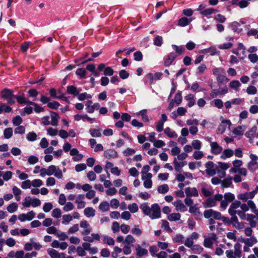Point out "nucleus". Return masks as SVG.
<instances>
[{"instance_id":"obj_1","label":"nucleus","mask_w":258,"mask_h":258,"mask_svg":"<svg viewBox=\"0 0 258 258\" xmlns=\"http://www.w3.org/2000/svg\"><path fill=\"white\" fill-rule=\"evenodd\" d=\"M140 208L145 215L152 219H157L161 216V210L157 204H154L150 207L147 203H145L141 205Z\"/></svg>"},{"instance_id":"obj_2","label":"nucleus","mask_w":258,"mask_h":258,"mask_svg":"<svg viewBox=\"0 0 258 258\" xmlns=\"http://www.w3.org/2000/svg\"><path fill=\"white\" fill-rule=\"evenodd\" d=\"M40 175L44 177L46 175L51 176L54 175L56 178L61 179L63 177L62 171L56 166L51 165L47 168H42L39 171Z\"/></svg>"},{"instance_id":"obj_3","label":"nucleus","mask_w":258,"mask_h":258,"mask_svg":"<svg viewBox=\"0 0 258 258\" xmlns=\"http://www.w3.org/2000/svg\"><path fill=\"white\" fill-rule=\"evenodd\" d=\"M240 206V202L236 201L233 202L228 209V213L231 216L237 214L242 220H247L248 214L245 213V212L238 209Z\"/></svg>"},{"instance_id":"obj_4","label":"nucleus","mask_w":258,"mask_h":258,"mask_svg":"<svg viewBox=\"0 0 258 258\" xmlns=\"http://www.w3.org/2000/svg\"><path fill=\"white\" fill-rule=\"evenodd\" d=\"M204 216L206 218H214L216 220L221 219L224 222L228 220L227 217H222L220 212L214 211L213 209H209L205 211Z\"/></svg>"},{"instance_id":"obj_5","label":"nucleus","mask_w":258,"mask_h":258,"mask_svg":"<svg viewBox=\"0 0 258 258\" xmlns=\"http://www.w3.org/2000/svg\"><path fill=\"white\" fill-rule=\"evenodd\" d=\"M2 97L6 100L9 104H14L15 102V97L13 92L9 89H4L2 91Z\"/></svg>"},{"instance_id":"obj_6","label":"nucleus","mask_w":258,"mask_h":258,"mask_svg":"<svg viewBox=\"0 0 258 258\" xmlns=\"http://www.w3.org/2000/svg\"><path fill=\"white\" fill-rule=\"evenodd\" d=\"M241 245L239 243H236L234 245V251L232 249L227 250L225 251L226 255L227 256V252L231 251L234 258L241 257L242 256V250L241 249Z\"/></svg>"},{"instance_id":"obj_7","label":"nucleus","mask_w":258,"mask_h":258,"mask_svg":"<svg viewBox=\"0 0 258 258\" xmlns=\"http://www.w3.org/2000/svg\"><path fill=\"white\" fill-rule=\"evenodd\" d=\"M217 237L214 233L211 234L209 237L205 238L204 246L207 248H211L215 242L217 241Z\"/></svg>"},{"instance_id":"obj_8","label":"nucleus","mask_w":258,"mask_h":258,"mask_svg":"<svg viewBox=\"0 0 258 258\" xmlns=\"http://www.w3.org/2000/svg\"><path fill=\"white\" fill-rule=\"evenodd\" d=\"M35 213L33 211H31L26 214L22 213L19 214L18 216V219L21 222H25V221H31L34 218Z\"/></svg>"},{"instance_id":"obj_9","label":"nucleus","mask_w":258,"mask_h":258,"mask_svg":"<svg viewBox=\"0 0 258 258\" xmlns=\"http://www.w3.org/2000/svg\"><path fill=\"white\" fill-rule=\"evenodd\" d=\"M206 173L211 176L216 174V170L214 163L212 161H208L205 164Z\"/></svg>"},{"instance_id":"obj_10","label":"nucleus","mask_w":258,"mask_h":258,"mask_svg":"<svg viewBox=\"0 0 258 258\" xmlns=\"http://www.w3.org/2000/svg\"><path fill=\"white\" fill-rule=\"evenodd\" d=\"M223 148L217 142H212L210 144V152L212 154L217 155L221 153Z\"/></svg>"},{"instance_id":"obj_11","label":"nucleus","mask_w":258,"mask_h":258,"mask_svg":"<svg viewBox=\"0 0 258 258\" xmlns=\"http://www.w3.org/2000/svg\"><path fill=\"white\" fill-rule=\"evenodd\" d=\"M80 226L81 228L84 229L83 231L81 232L83 235H87L89 234L91 231L90 228V225L86 220H83L80 222Z\"/></svg>"},{"instance_id":"obj_12","label":"nucleus","mask_w":258,"mask_h":258,"mask_svg":"<svg viewBox=\"0 0 258 258\" xmlns=\"http://www.w3.org/2000/svg\"><path fill=\"white\" fill-rule=\"evenodd\" d=\"M85 196L84 195L80 194L76 198L75 203L77 204V208L79 209L84 208L86 206V202L84 201Z\"/></svg>"},{"instance_id":"obj_13","label":"nucleus","mask_w":258,"mask_h":258,"mask_svg":"<svg viewBox=\"0 0 258 258\" xmlns=\"http://www.w3.org/2000/svg\"><path fill=\"white\" fill-rule=\"evenodd\" d=\"M187 110L185 108L183 107H178L176 111L172 112L171 116L174 119H175L178 116H183L186 113Z\"/></svg>"},{"instance_id":"obj_14","label":"nucleus","mask_w":258,"mask_h":258,"mask_svg":"<svg viewBox=\"0 0 258 258\" xmlns=\"http://www.w3.org/2000/svg\"><path fill=\"white\" fill-rule=\"evenodd\" d=\"M177 56V55L174 52L169 53L164 59L165 66L167 67L170 66Z\"/></svg>"},{"instance_id":"obj_15","label":"nucleus","mask_w":258,"mask_h":258,"mask_svg":"<svg viewBox=\"0 0 258 258\" xmlns=\"http://www.w3.org/2000/svg\"><path fill=\"white\" fill-rule=\"evenodd\" d=\"M177 211L184 212L186 211L187 208L181 200H177L173 203Z\"/></svg>"},{"instance_id":"obj_16","label":"nucleus","mask_w":258,"mask_h":258,"mask_svg":"<svg viewBox=\"0 0 258 258\" xmlns=\"http://www.w3.org/2000/svg\"><path fill=\"white\" fill-rule=\"evenodd\" d=\"M70 154L73 157V160L75 161H81L83 157V156L80 154L79 151L76 148L71 150Z\"/></svg>"},{"instance_id":"obj_17","label":"nucleus","mask_w":258,"mask_h":258,"mask_svg":"<svg viewBox=\"0 0 258 258\" xmlns=\"http://www.w3.org/2000/svg\"><path fill=\"white\" fill-rule=\"evenodd\" d=\"M51 245L53 248H59L61 250H65L68 246V244L66 242H59L57 240H53L51 244Z\"/></svg>"},{"instance_id":"obj_18","label":"nucleus","mask_w":258,"mask_h":258,"mask_svg":"<svg viewBox=\"0 0 258 258\" xmlns=\"http://www.w3.org/2000/svg\"><path fill=\"white\" fill-rule=\"evenodd\" d=\"M185 194L187 197H198L199 192L196 187H187L185 189Z\"/></svg>"},{"instance_id":"obj_19","label":"nucleus","mask_w":258,"mask_h":258,"mask_svg":"<svg viewBox=\"0 0 258 258\" xmlns=\"http://www.w3.org/2000/svg\"><path fill=\"white\" fill-rule=\"evenodd\" d=\"M234 155V151L230 149H224L221 152L220 158L222 160H226L227 158L232 157Z\"/></svg>"},{"instance_id":"obj_20","label":"nucleus","mask_w":258,"mask_h":258,"mask_svg":"<svg viewBox=\"0 0 258 258\" xmlns=\"http://www.w3.org/2000/svg\"><path fill=\"white\" fill-rule=\"evenodd\" d=\"M256 131L257 127L256 126H253L249 131L245 133V136L249 139V142L250 143L252 142V139L255 137Z\"/></svg>"},{"instance_id":"obj_21","label":"nucleus","mask_w":258,"mask_h":258,"mask_svg":"<svg viewBox=\"0 0 258 258\" xmlns=\"http://www.w3.org/2000/svg\"><path fill=\"white\" fill-rule=\"evenodd\" d=\"M104 156L107 159L115 158L117 157V153L113 149H109L104 152Z\"/></svg>"},{"instance_id":"obj_22","label":"nucleus","mask_w":258,"mask_h":258,"mask_svg":"<svg viewBox=\"0 0 258 258\" xmlns=\"http://www.w3.org/2000/svg\"><path fill=\"white\" fill-rule=\"evenodd\" d=\"M241 241L245 245L250 247L257 242V240L254 236H251L250 238L243 239Z\"/></svg>"},{"instance_id":"obj_23","label":"nucleus","mask_w":258,"mask_h":258,"mask_svg":"<svg viewBox=\"0 0 258 258\" xmlns=\"http://www.w3.org/2000/svg\"><path fill=\"white\" fill-rule=\"evenodd\" d=\"M164 132L170 138L176 139L178 137L177 134L169 127H166Z\"/></svg>"},{"instance_id":"obj_24","label":"nucleus","mask_w":258,"mask_h":258,"mask_svg":"<svg viewBox=\"0 0 258 258\" xmlns=\"http://www.w3.org/2000/svg\"><path fill=\"white\" fill-rule=\"evenodd\" d=\"M82 91L81 89H78L74 86L71 85L67 87V92L69 94L77 96Z\"/></svg>"},{"instance_id":"obj_25","label":"nucleus","mask_w":258,"mask_h":258,"mask_svg":"<svg viewBox=\"0 0 258 258\" xmlns=\"http://www.w3.org/2000/svg\"><path fill=\"white\" fill-rule=\"evenodd\" d=\"M173 164L175 170L180 171L181 168L186 165V161H178L177 160H173Z\"/></svg>"},{"instance_id":"obj_26","label":"nucleus","mask_w":258,"mask_h":258,"mask_svg":"<svg viewBox=\"0 0 258 258\" xmlns=\"http://www.w3.org/2000/svg\"><path fill=\"white\" fill-rule=\"evenodd\" d=\"M49 117L51 118V124L53 126H57L59 119V115L55 112H51Z\"/></svg>"},{"instance_id":"obj_27","label":"nucleus","mask_w":258,"mask_h":258,"mask_svg":"<svg viewBox=\"0 0 258 258\" xmlns=\"http://www.w3.org/2000/svg\"><path fill=\"white\" fill-rule=\"evenodd\" d=\"M232 178L230 176H228L221 182V186L223 188L229 187L232 184Z\"/></svg>"},{"instance_id":"obj_28","label":"nucleus","mask_w":258,"mask_h":258,"mask_svg":"<svg viewBox=\"0 0 258 258\" xmlns=\"http://www.w3.org/2000/svg\"><path fill=\"white\" fill-rule=\"evenodd\" d=\"M84 214L88 218L92 217L95 215V210L91 207H87L84 209Z\"/></svg>"},{"instance_id":"obj_29","label":"nucleus","mask_w":258,"mask_h":258,"mask_svg":"<svg viewBox=\"0 0 258 258\" xmlns=\"http://www.w3.org/2000/svg\"><path fill=\"white\" fill-rule=\"evenodd\" d=\"M75 120L76 121H80L82 119L84 121L87 120L89 121H91L93 120V118H90L87 114H77L74 116Z\"/></svg>"},{"instance_id":"obj_30","label":"nucleus","mask_w":258,"mask_h":258,"mask_svg":"<svg viewBox=\"0 0 258 258\" xmlns=\"http://www.w3.org/2000/svg\"><path fill=\"white\" fill-rule=\"evenodd\" d=\"M136 251L137 255L139 256H143L148 253V250L146 249L142 248L139 245L136 247Z\"/></svg>"},{"instance_id":"obj_31","label":"nucleus","mask_w":258,"mask_h":258,"mask_svg":"<svg viewBox=\"0 0 258 258\" xmlns=\"http://www.w3.org/2000/svg\"><path fill=\"white\" fill-rule=\"evenodd\" d=\"M102 238H103V241L104 243H105L108 245H114L115 241L112 237H111L108 235H102Z\"/></svg>"},{"instance_id":"obj_32","label":"nucleus","mask_w":258,"mask_h":258,"mask_svg":"<svg viewBox=\"0 0 258 258\" xmlns=\"http://www.w3.org/2000/svg\"><path fill=\"white\" fill-rule=\"evenodd\" d=\"M184 99L188 102V106L191 107L195 104L194 96L192 94H188L184 97Z\"/></svg>"},{"instance_id":"obj_33","label":"nucleus","mask_w":258,"mask_h":258,"mask_svg":"<svg viewBox=\"0 0 258 258\" xmlns=\"http://www.w3.org/2000/svg\"><path fill=\"white\" fill-rule=\"evenodd\" d=\"M147 111L146 109H143L141 110L140 112L136 113L135 114V115L137 116L141 115L143 121L148 122L149 121V118L147 114Z\"/></svg>"},{"instance_id":"obj_34","label":"nucleus","mask_w":258,"mask_h":258,"mask_svg":"<svg viewBox=\"0 0 258 258\" xmlns=\"http://www.w3.org/2000/svg\"><path fill=\"white\" fill-rule=\"evenodd\" d=\"M18 209V205L16 203H12L9 205L7 208V211L10 213L16 212Z\"/></svg>"},{"instance_id":"obj_35","label":"nucleus","mask_w":258,"mask_h":258,"mask_svg":"<svg viewBox=\"0 0 258 258\" xmlns=\"http://www.w3.org/2000/svg\"><path fill=\"white\" fill-rule=\"evenodd\" d=\"M181 215L179 213H173L169 214L168 216V219L170 221H175L180 220Z\"/></svg>"},{"instance_id":"obj_36","label":"nucleus","mask_w":258,"mask_h":258,"mask_svg":"<svg viewBox=\"0 0 258 258\" xmlns=\"http://www.w3.org/2000/svg\"><path fill=\"white\" fill-rule=\"evenodd\" d=\"M191 20H188L186 17H182L178 21V25L181 27H185L190 24Z\"/></svg>"},{"instance_id":"obj_37","label":"nucleus","mask_w":258,"mask_h":258,"mask_svg":"<svg viewBox=\"0 0 258 258\" xmlns=\"http://www.w3.org/2000/svg\"><path fill=\"white\" fill-rule=\"evenodd\" d=\"M246 128L244 126H238L233 130L234 134L238 136L242 135Z\"/></svg>"},{"instance_id":"obj_38","label":"nucleus","mask_w":258,"mask_h":258,"mask_svg":"<svg viewBox=\"0 0 258 258\" xmlns=\"http://www.w3.org/2000/svg\"><path fill=\"white\" fill-rule=\"evenodd\" d=\"M250 202H251L253 204H255L254 203V202L252 201H251V200L248 201L247 204H240V206L239 207L240 208V209H241L240 210L242 211L246 212V211H248L249 208L251 209V207H250Z\"/></svg>"},{"instance_id":"obj_39","label":"nucleus","mask_w":258,"mask_h":258,"mask_svg":"<svg viewBox=\"0 0 258 258\" xmlns=\"http://www.w3.org/2000/svg\"><path fill=\"white\" fill-rule=\"evenodd\" d=\"M157 190L160 194H165L169 190V186L166 184L161 185L158 187Z\"/></svg>"},{"instance_id":"obj_40","label":"nucleus","mask_w":258,"mask_h":258,"mask_svg":"<svg viewBox=\"0 0 258 258\" xmlns=\"http://www.w3.org/2000/svg\"><path fill=\"white\" fill-rule=\"evenodd\" d=\"M201 186H202L201 191H202V194L205 197H210L212 195V193L209 189L206 188V184L205 183H203L201 184Z\"/></svg>"},{"instance_id":"obj_41","label":"nucleus","mask_w":258,"mask_h":258,"mask_svg":"<svg viewBox=\"0 0 258 258\" xmlns=\"http://www.w3.org/2000/svg\"><path fill=\"white\" fill-rule=\"evenodd\" d=\"M240 86V83L239 82V81L237 80L232 81L229 83V87L231 88L234 89L236 91H237L238 90V88Z\"/></svg>"},{"instance_id":"obj_42","label":"nucleus","mask_w":258,"mask_h":258,"mask_svg":"<svg viewBox=\"0 0 258 258\" xmlns=\"http://www.w3.org/2000/svg\"><path fill=\"white\" fill-rule=\"evenodd\" d=\"M191 146L192 149L196 150H200L202 147V143L200 140H194L191 142Z\"/></svg>"},{"instance_id":"obj_43","label":"nucleus","mask_w":258,"mask_h":258,"mask_svg":"<svg viewBox=\"0 0 258 258\" xmlns=\"http://www.w3.org/2000/svg\"><path fill=\"white\" fill-rule=\"evenodd\" d=\"M204 156L203 152L200 150L195 151L192 154L193 158L196 160L201 159Z\"/></svg>"},{"instance_id":"obj_44","label":"nucleus","mask_w":258,"mask_h":258,"mask_svg":"<svg viewBox=\"0 0 258 258\" xmlns=\"http://www.w3.org/2000/svg\"><path fill=\"white\" fill-rule=\"evenodd\" d=\"M73 220V216L70 214L64 215L62 216V223L64 225L68 224Z\"/></svg>"},{"instance_id":"obj_45","label":"nucleus","mask_w":258,"mask_h":258,"mask_svg":"<svg viewBox=\"0 0 258 258\" xmlns=\"http://www.w3.org/2000/svg\"><path fill=\"white\" fill-rule=\"evenodd\" d=\"M172 49L175 51V53L177 55L181 54L184 50V48L181 46H177L174 44L172 45Z\"/></svg>"},{"instance_id":"obj_46","label":"nucleus","mask_w":258,"mask_h":258,"mask_svg":"<svg viewBox=\"0 0 258 258\" xmlns=\"http://www.w3.org/2000/svg\"><path fill=\"white\" fill-rule=\"evenodd\" d=\"M231 222L233 224V225L235 226V227L237 228H241L243 227V225H241L238 222V219L237 217L236 216V215L232 216L231 218Z\"/></svg>"},{"instance_id":"obj_47","label":"nucleus","mask_w":258,"mask_h":258,"mask_svg":"<svg viewBox=\"0 0 258 258\" xmlns=\"http://www.w3.org/2000/svg\"><path fill=\"white\" fill-rule=\"evenodd\" d=\"M247 168L249 170L255 171L258 168V162L257 161H250L247 165Z\"/></svg>"},{"instance_id":"obj_48","label":"nucleus","mask_w":258,"mask_h":258,"mask_svg":"<svg viewBox=\"0 0 258 258\" xmlns=\"http://www.w3.org/2000/svg\"><path fill=\"white\" fill-rule=\"evenodd\" d=\"M77 97H78V99H79V100L84 101L86 99H88L91 98L92 96L90 94H88L87 93L85 92V93H81V94H79L77 95Z\"/></svg>"},{"instance_id":"obj_49","label":"nucleus","mask_w":258,"mask_h":258,"mask_svg":"<svg viewBox=\"0 0 258 258\" xmlns=\"http://www.w3.org/2000/svg\"><path fill=\"white\" fill-rule=\"evenodd\" d=\"M99 208L102 212L107 211L109 209V204L107 202H103L100 203Z\"/></svg>"},{"instance_id":"obj_50","label":"nucleus","mask_w":258,"mask_h":258,"mask_svg":"<svg viewBox=\"0 0 258 258\" xmlns=\"http://www.w3.org/2000/svg\"><path fill=\"white\" fill-rule=\"evenodd\" d=\"M13 131L12 127L6 128L4 131V135L6 139H9L13 136Z\"/></svg>"},{"instance_id":"obj_51","label":"nucleus","mask_w":258,"mask_h":258,"mask_svg":"<svg viewBox=\"0 0 258 258\" xmlns=\"http://www.w3.org/2000/svg\"><path fill=\"white\" fill-rule=\"evenodd\" d=\"M32 201V199L30 196H27L25 198L22 204L24 208H28L31 206Z\"/></svg>"},{"instance_id":"obj_52","label":"nucleus","mask_w":258,"mask_h":258,"mask_svg":"<svg viewBox=\"0 0 258 258\" xmlns=\"http://www.w3.org/2000/svg\"><path fill=\"white\" fill-rule=\"evenodd\" d=\"M133 234L140 236L142 234V230L140 228L139 225H135L131 230Z\"/></svg>"},{"instance_id":"obj_53","label":"nucleus","mask_w":258,"mask_h":258,"mask_svg":"<svg viewBox=\"0 0 258 258\" xmlns=\"http://www.w3.org/2000/svg\"><path fill=\"white\" fill-rule=\"evenodd\" d=\"M37 136L34 132H29L26 135V139L30 142H34L36 140Z\"/></svg>"},{"instance_id":"obj_54","label":"nucleus","mask_w":258,"mask_h":258,"mask_svg":"<svg viewBox=\"0 0 258 258\" xmlns=\"http://www.w3.org/2000/svg\"><path fill=\"white\" fill-rule=\"evenodd\" d=\"M216 11V10L213 8H208L203 10V11H201L200 14L204 16H207L215 13Z\"/></svg>"},{"instance_id":"obj_55","label":"nucleus","mask_w":258,"mask_h":258,"mask_svg":"<svg viewBox=\"0 0 258 258\" xmlns=\"http://www.w3.org/2000/svg\"><path fill=\"white\" fill-rule=\"evenodd\" d=\"M135 242L136 240L134 237L132 235L128 234L125 237L124 243L131 244L135 243Z\"/></svg>"},{"instance_id":"obj_56","label":"nucleus","mask_w":258,"mask_h":258,"mask_svg":"<svg viewBox=\"0 0 258 258\" xmlns=\"http://www.w3.org/2000/svg\"><path fill=\"white\" fill-rule=\"evenodd\" d=\"M191 249L193 252L197 253H201L204 250L203 248L201 246L198 244L193 245L191 247Z\"/></svg>"},{"instance_id":"obj_57","label":"nucleus","mask_w":258,"mask_h":258,"mask_svg":"<svg viewBox=\"0 0 258 258\" xmlns=\"http://www.w3.org/2000/svg\"><path fill=\"white\" fill-rule=\"evenodd\" d=\"M254 216L252 214H248V218L247 221L249 222V224L251 227H254L256 226L257 222L254 220Z\"/></svg>"},{"instance_id":"obj_58","label":"nucleus","mask_w":258,"mask_h":258,"mask_svg":"<svg viewBox=\"0 0 258 258\" xmlns=\"http://www.w3.org/2000/svg\"><path fill=\"white\" fill-rule=\"evenodd\" d=\"M224 198L225 201L229 203L235 199V196L233 194L228 192L225 194L224 195Z\"/></svg>"},{"instance_id":"obj_59","label":"nucleus","mask_w":258,"mask_h":258,"mask_svg":"<svg viewBox=\"0 0 258 258\" xmlns=\"http://www.w3.org/2000/svg\"><path fill=\"white\" fill-rule=\"evenodd\" d=\"M130 212L132 213H136L138 211L139 208L138 206L136 203H132L130 204L127 207Z\"/></svg>"},{"instance_id":"obj_60","label":"nucleus","mask_w":258,"mask_h":258,"mask_svg":"<svg viewBox=\"0 0 258 258\" xmlns=\"http://www.w3.org/2000/svg\"><path fill=\"white\" fill-rule=\"evenodd\" d=\"M212 73L217 77L222 74H224L225 70L222 68H215L212 70Z\"/></svg>"},{"instance_id":"obj_61","label":"nucleus","mask_w":258,"mask_h":258,"mask_svg":"<svg viewBox=\"0 0 258 258\" xmlns=\"http://www.w3.org/2000/svg\"><path fill=\"white\" fill-rule=\"evenodd\" d=\"M182 95H181V92H178V93H177L175 94L174 98L172 100H173V101L177 105H179V104H180L181 103V102L182 101Z\"/></svg>"},{"instance_id":"obj_62","label":"nucleus","mask_w":258,"mask_h":258,"mask_svg":"<svg viewBox=\"0 0 258 258\" xmlns=\"http://www.w3.org/2000/svg\"><path fill=\"white\" fill-rule=\"evenodd\" d=\"M79 229V226L78 224H75L73 226H71L68 231V234H72L76 233L78 231Z\"/></svg>"},{"instance_id":"obj_63","label":"nucleus","mask_w":258,"mask_h":258,"mask_svg":"<svg viewBox=\"0 0 258 258\" xmlns=\"http://www.w3.org/2000/svg\"><path fill=\"white\" fill-rule=\"evenodd\" d=\"M163 43L162 37L160 36L157 35L154 39V44L157 46H161Z\"/></svg>"},{"instance_id":"obj_64","label":"nucleus","mask_w":258,"mask_h":258,"mask_svg":"<svg viewBox=\"0 0 258 258\" xmlns=\"http://www.w3.org/2000/svg\"><path fill=\"white\" fill-rule=\"evenodd\" d=\"M32 185V182L31 180L27 179L25 180V181H23L21 183V187L23 189H27L30 188V187Z\"/></svg>"}]
</instances>
